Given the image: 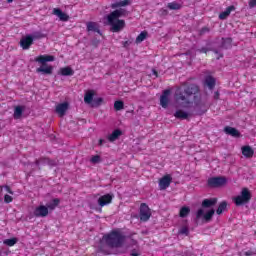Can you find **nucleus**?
Instances as JSON below:
<instances>
[{
  "instance_id": "f257e3e1",
  "label": "nucleus",
  "mask_w": 256,
  "mask_h": 256,
  "mask_svg": "<svg viewBox=\"0 0 256 256\" xmlns=\"http://www.w3.org/2000/svg\"><path fill=\"white\" fill-rule=\"evenodd\" d=\"M174 98L176 103H181L184 109L189 107V105H193L194 101V115H198L199 117L205 115L208 111L207 104L201 100V87L196 83L182 82L176 88Z\"/></svg>"
},
{
  "instance_id": "f03ea898",
  "label": "nucleus",
  "mask_w": 256,
  "mask_h": 256,
  "mask_svg": "<svg viewBox=\"0 0 256 256\" xmlns=\"http://www.w3.org/2000/svg\"><path fill=\"white\" fill-rule=\"evenodd\" d=\"M127 240V236L123 234L121 229H114L107 234H104L102 237V241L109 247L110 249H121L125 245V241Z\"/></svg>"
},
{
  "instance_id": "7ed1b4c3",
  "label": "nucleus",
  "mask_w": 256,
  "mask_h": 256,
  "mask_svg": "<svg viewBox=\"0 0 256 256\" xmlns=\"http://www.w3.org/2000/svg\"><path fill=\"white\" fill-rule=\"evenodd\" d=\"M126 14L127 10L119 8L112 11L107 16V22L110 26V31H112V33H119L120 31H123V29H125V20H121V17H125Z\"/></svg>"
},
{
  "instance_id": "20e7f679",
  "label": "nucleus",
  "mask_w": 256,
  "mask_h": 256,
  "mask_svg": "<svg viewBox=\"0 0 256 256\" xmlns=\"http://www.w3.org/2000/svg\"><path fill=\"white\" fill-rule=\"evenodd\" d=\"M36 63H41V67L37 68V73H43L44 75L53 74V66H47V63L55 61L53 55H39L35 58Z\"/></svg>"
},
{
  "instance_id": "39448f33",
  "label": "nucleus",
  "mask_w": 256,
  "mask_h": 256,
  "mask_svg": "<svg viewBox=\"0 0 256 256\" xmlns=\"http://www.w3.org/2000/svg\"><path fill=\"white\" fill-rule=\"evenodd\" d=\"M253 197V194H251V190L249 188H242L240 195L235 196L233 198V201L236 205V207H241V205H247L251 201V198Z\"/></svg>"
},
{
  "instance_id": "423d86ee",
  "label": "nucleus",
  "mask_w": 256,
  "mask_h": 256,
  "mask_svg": "<svg viewBox=\"0 0 256 256\" xmlns=\"http://www.w3.org/2000/svg\"><path fill=\"white\" fill-rule=\"evenodd\" d=\"M225 185H227L225 176H214L207 180V187L210 189H219V187H225Z\"/></svg>"
},
{
  "instance_id": "0eeeda50",
  "label": "nucleus",
  "mask_w": 256,
  "mask_h": 256,
  "mask_svg": "<svg viewBox=\"0 0 256 256\" xmlns=\"http://www.w3.org/2000/svg\"><path fill=\"white\" fill-rule=\"evenodd\" d=\"M213 215H215L214 209H210L205 213V210H203V208H200L196 212V219H201V217H203L205 222L209 223V221H211V219H213Z\"/></svg>"
},
{
  "instance_id": "6e6552de",
  "label": "nucleus",
  "mask_w": 256,
  "mask_h": 256,
  "mask_svg": "<svg viewBox=\"0 0 256 256\" xmlns=\"http://www.w3.org/2000/svg\"><path fill=\"white\" fill-rule=\"evenodd\" d=\"M151 219V208L145 203L140 205V221L147 222Z\"/></svg>"
},
{
  "instance_id": "1a4fd4ad",
  "label": "nucleus",
  "mask_w": 256,
  "mask_h": 256,
  "mask_svg": "<svg viewBox=\"0 0 256 256\" xmlns=\"http://www.w3.org/2000/svg\"><path fill=\"white\" fill-rule=\"evenodd\" d=\"M172 181H173V178L171 177V175L167 174V175L163 176L159 180L160 191H165V189H168V187L171 185Z\"/></svg>"
},
{
  "instance_id": "9d476101",
  "label": "nucleus",
  "mask_w": 256,
  "mask_h": 256,
  "mask_svg": "<svg viewBox=\"0 0 256 256\" xmlns=\"http://www.w3.org/2000/svg\"><path fill=\"white\" fill-rule=\"evenodd\" d=\"M171 95V90L166 89L162 92L160 96V105L163 109H167L169 107V96Z\"/></svg>"
},
{
  "instance_id": "9b49d317",
  "label": "nucleus",
  "mask_w": 256,
  "mask_h": 256,
  "mask_svg": "<svg viewBox=\"0 0 256 256\" xmlns=\"http://www.w3.org/2000/svg\"><path fill=\"white\" fill-rule=\"evenodd\" d=\"M34 217H47L49 215V208L45 205L37 206L33 212Z\"/></svg>"
},
{
  "instance_id": "f8f14e48",
  "label": "nucleus",
  "mask_w": 256,
  "mask_h": 256,
  "mask_svg": "<svg viewBox=\"0 0 256 256\" xmlns=\"http://www.w3.org/2000/svg\"><path fill=\"white\" fill-rule=\"evenodd\" d=\"M113 202V195L105 194L99 197L98 205L99 207H105V205H109Z\"/></svg>"
},
{
  "instance_id": "ddd939ff",
  "label": "nucleus",
  "mask_w": 256,
  "mask_h": 256,
  "mask_svg": "<svg viewBox=\"0 0 256 256\" xmlns=\"http://www.w3.org/2000/svg\"><path fill=\"white\" fill-rule=\"evenodd\" d=\"M69 109V103L64 102L56 105V113L59 115V117H65V113H67Z\"/></svg>"
},
{
  "instance_id": "4468645a",
  "label": "nucleus",
  "mask_w": 256,
  "mask_h": 256,
  "mask_svg": "<svg viewBox=\"0 0 256 256\" xmlns=\"http://www.w3.org/2000/svg\"><path fill=\"white\" fill-rule=\"evenodd\" d=\"M31 45H33V36L31 35H27L26 37L22 38L20 40V46L22 47V49H24L25 51L27 49L31 48Z\"/></svg>"
},
{
  "instance_id": "2eb2a0df",
  "label": "nucleus",
  "mask_w": 256,
  "mask_h": 256,
  "mask_svg": "<svg viewBox=\"0 0 256 256\" xmlns=\"http://www.w3.org/2000/svg\"><path fill=\"white\" fill-rule=\"evenodd\" d=\"M53 15H56V17H58L60 21H64V22L69 21V15H67V13L65 12H62L60 8H54Z\"/></svg>"
},
{
  "instance_id": "dca6fc26",
  "label": "nucleus",
  "mask_w": 256,
  "mask_h": 256,
  "mask_svg": "<svg viewBox=\"0 0 256 256\" xmlns=\"http://www.w3.org/2000/svg\"><path fill=\"white\" fill-rule=\"evenodd\" d=\"M216 83L217 81L215 80V78H213V76L209 75L205 77L204 84L206 85V87H208V89H210V91H213V89H215Z\"/></svg>"
},
{
  "instance_id": "f3484780",
  "label": "nucleus",
  "mask_w": 256,
  "mask_h": 256,
  "mask_svg": "<svg viewBox=\"0 0 256 256\" xmlns=\"http://www.w3.org/2000/svg\"><path fill=\"white\" fill-rule=\"evenodd\" d=\"M224 132L226 135H231V137H241L239 130L231 126H226L224 128Z\"/></svg>"
},
{
  "instance_id": "a211bd4d",
  "label": "nucleus",
  "mask_w": 256,
  "mask_h": 256,
  "mask_svg": "<svg viewBox=\"0 0 256 256\" xmlns=\"http://www.w3.org/2000/svg\"><path fill=\"white\" fill-rule=\"evenodd\" d=\"M174 117L176 119H180V120H185V119H189V117H191V113L185 112L181 109L176 110V112L174 113Z\"/></svg>"
},
{
  "instance_id": "6ab92c4d",
  "label": "nucleus",
  "mask_w": 256,
  "mask_h": 256,
  "mask_svg": "<svg viewBox=\"0 0 256 256\" xmlns=\"http://www.w3.org/2000/svg\"><path fill=\"white\" fill-rule=\"evenodd\" d=\"M241 149H242V155H244V157H246L247 159H251V157L255 155V150H253L251 146H243Z\"/></svg>"
},
{
  "instance_id": "aec40b11",
  "label": "nucleus",
  "mask_w": 256,
  "mask_h": 256,
  "mask_svg": "<svg viewBox=\"0 0 256 256\" xmlns=\"http://www.w3.org/2000/svg\"><path fill=\"white\" fill-rule=\"evenodd\" d=\"M217 205V198L204 199L202 201V207L204 209H209L210 207H215Z\"/></svg>"
},
{
  "instance_id": "412c9836",
  "label": "nucleus",
  "mask_w": 256,
  "mask_h": 256,
  "mask_svg": "<svg viewBox=\"0 0 256 256\" xmlns=\"http://www.w3.org/2000/svg\"><path fill=\"white\" fill-rule=\"evenodd\" d=\"M121 135H123V131L119 130V129H115L109 136H108V141H110V143H113L114 141H117V139H119V137H121Z\"/></svg>"
},
{
  "instance_id": "4be33fe9",
  "label": "nucleus",
  "mask_w": 256,
  "mask_h": 256,
  "mask_svg": "<svg viewBox=\"0 0 256 256\" xmlns=\"http://www.w3.org/2000/svg\"><path fill=\"white\" fill-rule=\"evenodd\" d=\"M60 75L63 77H71L75 75V71L71 67L66 66L60 69Z\"/></svg>"
},
{
  "instance_id": "5701e85b",
  "label": "nucleus",
  "mask_w": 256,
  "mask_h": 256,
  "mask_svg": "<svg viewBox=\"0 0 256 256\" xmlns=\"http://www.w3.org/2000/svg\"><path fill=\"white\" fill-rule=\"evenodd\" d=\"M93 97H95V91L88 90L84 95V102L90 105V103H93Z\"/></svg>"
},
{
  "instance_id": "b1692460",
  "label": "nucleus",
  "mask_w": 256,
  "mask_h": 256,
  "mask_svg": "<svg viewBox=\"0 0 256 256\" xmlns=\"http://www.w3.org/2000/svg\"><path fill=\"white\" fill-rule=\"evenodd\" d=\"M87 31H94V33H98L101 35V30L99 29V25L95 22H88L87 23Z\"/></svg>"
},
{
  "instance_id": "393cba45",
  "label": "nucleus",
  "mask_w": 256,
  "mask_h": 256,
  "mask_svg": "<svg viewBox=\"0 0 256 256\" xmlns=\"http://www.w3.org/2000/svg\"><path fill=\"white\" fill-rule=\"evenodd\" d=\"M130 3H131V1H129V0H120L118 2L111 4V8L119 9V7H127V5H129Z\"/></svg>"
},
{
  "instance_id": "a878e982",
  "label": "nucleus",
  "mask_w": 256,
  "mask_h": 256,
  "mask_svg": "<svg viewBox=\"0 0 256 256\" xmlns=\"http://www.w3.org/2000/svg\"><path fill=\"white\" fill-rule=\"evenodd\" d=\"M234 10H235V6H229L228 8H226L224 12H221L219 14V19L221 20L227 19V17L231 15V11H234Z\"/></svg>"
},
{
  "instance_id": "bb28decb",
  "label": "nucleus",
  "mask_w": 256,
  "mask_h": 256,
  "mask_svg": "<svg viewBox=\"0 0 256 256\" xmlns=\"http://www.w3.org/2000/svg\"><path fill=\"white\" fill-rule=\"evenodd\" d=\"M189 213H191V208H189V206H184L180 208L179 217L185 219V217L189 216Z\"/></svg>"
},
{
  "instance_id": "cd10ccee",
  "label": "nucleus",
  "mask_w": 256,
  "mask_h": 256,
  "mask_svg": "<svg viewBox=\"0 0 256 256\" xmlns=\"http://www.w3.org/2000/svg\"><path fill=\"white\" fill-rule=\"evenodd\" d=\"M167 7L170 9V11H179V9H181V7H183V5H181V3L179 2H170L168 3Z\"/></svg>"
},
{
  "instance_id": "c85d7f7f",
  "label": "nucleus",
  "mask_w": 256,
  "mask_h": 256,
  "mask_svg": "<svg viewBox=\"0 0 256 256\" xmlns=\"http://www.w3.org/2000/svg\"><path fill=\"white\" fill-rule=\"evenodd\" d=\"M227 210V201H222L217 210H216V213L217 215H222L225 211Z\"/></svg>"
},
{
  "instance_id": "c756f323",
  "label": "nucleus",
  "mask_w": 256,
  "mask_h": 256,
  "mask_svg": "<svg viewBox=\"0 0 256 256\" xmlns=\"http://www.w3.org/2000/svg\"><path fill=\"white\" fill-rule=\"evenodd\" d=\"M147 35H149V33L147 31H142L137 37H136V43H143L144 40L147 39Z\"/></svg>"
},
{
  "instance_id": "7c9ffc66",
  "label": "nucleus",
  "mask_w": 256,
  "mask_h": 256,
  "mask_svg": "<svg viewBox=\"0 0 256 256\" xmlns=\"http://www.w3.org/2000/svg\"><path fill=\"white\" fill-rule=\"evenodd\" d=\"M232 43H233V40L231 38H223L222 39V48L229 49V48H231Z\"/></svg>"
},
{
  "instance_id": "2f4dec72",
  "label": "nucleus",
  "mask_w": 256,
  "mask_h": 256,
  "mask_svg": "<svg viewBox=\"0 0 256 256\" xmlns=\"http://www.w3.org/2000/svg\"><path fill=\"white\" fill-rule=\"evenodd\" d=\"M22 115H23V107L16 106L14 110V119H21Z\"/></svg>"
},
{
  "instance_id": "473e14b6",
  "label": "nucleus",
  "mask_w": 256,
  "mask_h": 256,
  "mask_svg": "<svg viewBox=\"0 0 256 256\" xmlns=\"http://www.w3.org/2000/svg\"><path fill=\"white\" fill-rule=\"evenodd\" d=\"M125 108V103L121 100H117L114 102L115 111H121Z\"/></svg>"
},
{
  "instance_id": "72a5a7b5",
  "label": "nucleus",
  "mask_w": 256,
  "mask_h": 256,
  "mask_svg": "<svg viewBox=\"0 0 256 256\" xmlns=\"http://www.w3.org/2000/svg\"><path fill=\"white\" fill-rule=\"evenodd\" d=\"M4 245H7V247H14L17 245V238H10L3 241Z\"/></svg>"
},
{
  "instance_id": "f704fd0d",
  "label": "nucleus",
  "mask_w": 256,
  "mask_h": 256,
  "mask_svg": "<svg viewBox=\"0 0 256 256\" xmlns=\"http://www.w3.org/2000/svg\"><path fill=\"white\" fill-rule=\"evenodd\" d=\"M47 163H49V158H45V157L36 159L35 161V165L37 167H39V165H47Z\"/></svg>"
},
{
  "instance_id": "c9c22d12",
  "label": "nucleus",
  "mask_w": 256,
  "mask_h": 256,
  "mask_svg": "<svg viewBox=\"0 0 256 256\" xmlns=\"http://www.w3.org/2000/svg\"><path fill=\"white\" fill-rule=\"evenodd\" d=\"M45 37H47V35L43 34V32H39V31L34 32L33 36H32L33 39H45Z\"/></svg>"
},
{
  "instance_id": "e433bc0d",
  "label": "nucleus",
  "mask_w": 256,
  "mask_h": 256,
  "mask_svg": "<svg viewBox=\"0 0 256 256\" xmlns=\"http://www.w3.org/2000/svg\"><path fill=\"white\" fill-rule=\"evenodd\" d=\"M179 235H186V237L189 235V228L187 226H183L179 231Z\"/></svg>"
},
{
  "instance_id": "4c0bfd02",
  "label": "nucleus",
  "mask_w": 256,
  "mask_h": 256,
  "mask_svg": "<svg viewBox=\"0 0 256 256\" xmlns=\"http://www.w3.org/2000/svg\"><path fill=\"white\" fill-rule=\"evenodd\" d=\"M91 163H93L94 165L97 163H101V156L99 155H94L91 157L90 159Z\"/></svg>"
},
{
  "instance_id": "58836bf2",
  "label": "nucleus",
  "mask_w": 256,
  "mask_h": 256,
  "mask_svg": "<svg viewBox=\"0 0 256 256\" xmlns=\"http://www.w3.org/2000/svg\"><path fill=\"white\" fill-rule=\"evenodd\" d=\"M4 203H7V204L13 203V197L9 194H5L4 195Z\"/></svg>"
},
{
  "instance_id": "ea45409f",
  "label": "nucleus",
  "mask_w": 256,
  "mask_h": 256,
  "mask_svg": "<svg viewBox=\"0 0 256 256\" xmlns=\"http://www.w3.org/2000/svg\"><path fill=\"white\" fill-rule=\"evenodd\" d=\"M94 103L96 105V107H99V105H101V103H103V98L99 97L94 99Z\"/></svg>"
},
{
  "instance_id": "a19ab883",
  "label": "nucleus",
  "mask_w": 256,
  "mask_h": 256,
  "mask_svg": "<svg viewBox=\"0 0 256 256\" xmlns=\"http://www.w3.org/2000/svg\"><path fill=\"white\" fill-rule=\"evenodd\" d=\"M209 31H210L209 27H203L200 30V35H205V33H209Z\"/></svg>"
},
{
  "instance_id": "79ce46f5",
  "label": "nucleus",
  "mask_w": 256,
  "mask_h": 256,
  "mask_svg": "<svg viewBox=\"0 0 256 256\" xmlns=\"http://www.w3.org/2000/svg\"><path fill=\"white\" fill-rule=\"evenodd\" d=\"M248 5H249L250 9H253V7H256V0H250L248 2Z\"/></svg>"
},
{
  "instance_id": "37998d69",
  "label": "nucleus",
  "mask_w": 256,
  "mask_h": 256,
  "mask_svg": "<svg viewBox=\"0 0 256 256\" xmlns=\"http://www.w3.org/2000/svg\"><path fill=\"white\" fill-rule=\"evenodd\" d=\"M47 165H49L50 167H55V165H57V161L49 159Z\"/></svg>"
},
{
  "instance_id": "c03bdc74",
  "label": "nucleus",
  "mask_w": 256,
  "mask_h": 256,
  "mask_svg": "<svg viewBox=\"0 0 256 256\" xmlns=\"http://www.w3.org/2000/svg\"><path fill=\"white\" fill-rule=\"evenodd\" d=\"M59 203H61V200H59L58 198L52 200V205H54L55 207H57Z\"/></svg>"
},
{
  "instance_id": "a18cd8bd",
  "label": "nucleus",
  "mask_w": 256,
  "mask_h": 256,
  "mask_svg": "<svg viewBox=\"0 0 256 256\" xmlns=\"http://www.w3.org/2000/svg\"><path fill=\"white\" fill-rule=\"evenodd\" d=\"M99 43H100V41L98 39L92 40L93 47H99Z\"/></svg>"
},
{
  "instance_id": "49530a36",
  "label": "nucleus",
  "mask_w": 256,
  "mask_h": 256,
  "mask_svg": "<svg viewBox=\"0 0 256 256\" xmlns=\"http://www.w3.org/2000/svg\"><path fill=\"white\" fill-rule=\"evenodd\" d=\"M4 189H6L7 193H9L10 195H13V190H11V187L9 186H3Z\"/></svg>"
},
{
  "instance_id": "de8ad7c7",
  "label": "nucleus",
  "mask_w": 256,
  "mask_h": 256,
  "mask_svg": "<svg viewBox=\"0 0 256 256\" xmlns=\"http://www.w3.org/2000/svg\"><path fill=\"white\" fill-rule=\"evenodd\" d=\"M131 256H139V251H137V249H133L131 250V253H130Z\"/></svg>"
},
{
  "instance_id": "09e8293b",
  "label": "nucleus",
  "mask_w": 256,
  "mask_h": 256,
  "mask_svg": "<svg viewBox=\"0 0 256 256\" xmlns=\"http://www.w3.org/2000/svg\"><path fill=\"white\" fill-rule=\"evenodd\" d=\"M199 53H207L209 50L205 47L198 49Z\"/></svg>"
},
{
  "instance_id": "8fccbe9b",
  "label": "nucleus",
  "mask_w": 256,
  "mask_h": 256,
  "mask_svg": "<svg viewBox=\"0 0 256 256\" xmlns=\"http://www.w3.org/2000/svg\"><path fill=\"white\" fill-rule=\"evenodd\" d=\"M220 97L219 91L214 92V99L217 101Z\"/></svg>"
},
{
  "instance_id": "3c124183",
  "label": "nucleus",
  "mask_w": 256,
  "mask_h": 256,
  "mask_svg": "<svg viewBox=\"0 0 256 256\" xmlns=\"http://www.w3.org/2000/svg\"><path fill=\"white\" fill-rule=\"evenodd\" d=\"M129 45H131V42L129 41L123 42V47H129Z\"/></svg>"
},
{
  "instance_id": "603ef678",
  "label": "nucleus",
  "mask_w": 256,
  "mask_h": 256,
  "mask_svg": "<svg viewBox=\"0 0 256 256\" xmlns=\"http://www.w3.org/2000/svg\"><path fill=\"white\" fill-rule=\"evenodd\" d=\"M55 207H56V206H54V204H50V205L47 206V209L53 210V209H55Z\"/></svg>"
},
{
  "instance_id": "864d4df0",
  "label": "nucleus",
  "mask_w": 256,
  "mask_h": 256,
  "mask_svg": "<svg viewBox=\"0 0 256 256\" xmlns=\"http://www.w3.org/2000/svg\"><path fill=\"white\" fill-rule=\"evenodd\" d=\"M245 255H246V256H251V255H253V252L247 251V252H245Z\"/></svg>"
},
{
  "instance_id": "5fc2aeb1",
  "label": "nucleus",
  "mask_w": 256,
  "mask_h": 256,
  "mask_svg": "<svg viewBox=\"0 0 256 256\" xmlns=\"http://www.w3.org/2000/svg\"><path fill=\"white\" fill-rule=\"evenodd\" d=\"M131 241H132V245H137V240L131 239Z\"/></svg>"
},
{
  "instance_id": "6e6d98bb",
  "label": "nucleus",
  "mask_w": 256,
  "mask_h": 256,
  "mask_svg": "<svg viewBox=\"0 0 256 256\" xmlns=\"http://www.w3.org/2000/svg\"><path fill=\"white\" fill-rule=\"evenodd\" d=\"M103 141H104L103 139H100L99 140V145H103Z\"/></svg>"
},
{
  "instance_id": "4d7b16f0",
  "label": "nucleus",
  "mask_w": 256,
  "mask_h": 256,
  "mask_svg": "<svg viewBox=\"0 0 256 256\" xmlns=\"http://www.w3.org/2000/svg\"><path fill=\"white\" fill-rule=\"evenodd\" d=\"M153 73H154V75H156V77H158L159 74L157 73L156 70H154Z\"/></svg>"
},
{
  "instance_id": "13d9d810",
  "label": "nucleus",
  "mask_w": 256,
  "mask_h": 256,
  "mask_svg": "<svg viewBox=\"0 0 256 256\" xmlns=\"http://www.w3.org/2000/svg\"><path fill=\"white\" fill-rule=\"evenodd\" d=\"M14 0H7L8 3H13Z\"/></svg>"
}]
</instances>
